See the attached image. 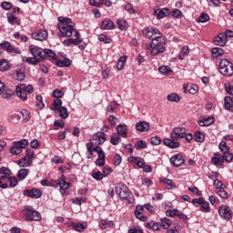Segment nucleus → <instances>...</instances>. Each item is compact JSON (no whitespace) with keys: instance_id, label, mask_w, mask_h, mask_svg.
Instances as JSON below:
<instances>
[{"instance_id":"1","label":"nucleus","mask_w":233,"mask_h":233,"mask_svg":"<svg viewBox=\"0 0 233 233\" xmlns=\"http://www.w3.org/2000/svg\"><path fill=\"white\" fill-rule=\"evenodd\" d=\"M187 136L185 127H174L171 132V138H165L163 144L168 148H179V139H183Z\"/></svg>"},{"instance_id":"2","label":"nucleus","mask_w":233,"mask_h":233,"mask_svg":"<svg viewBox=\"0 0 233 233\" xmlns=\"http://www.w3.org/2000/svg\"><path fill=\"white\" fill-rule=\"evenodd\" d=\"M58 22V28L60 31L58 37H72V34L77 32V30L74 28L76 24H72V19L59 16Z\"/></svg>"},{"instance_id":"3","label":"nucleus","mask_w":233,"mask_h":233,"mask_svg":"<svg viewBox=\"0 0 233 233\" xmlns=\"http://www.w3.org/2000/svg\"><path fill=\"white\" fill-rule=\"evenodd\" d=\"M165 45H167V37L156 36L152 38L149 45L151 56H156L158 54H163L165 52Z\"/></svg>"},{"instance_id":"4","label":"nucleus","mask_w":233,"mask_h":233,"mask_svg":"<svg viewBox=\"0 0 233 233\" xmlns=\"http://www.w3.org/2000/svg\"><path fill=\"white\" fill-rule=\"evenodd\" d=\"M15 92L21 101H26L28 96L34 92V86H32V85L26 86L25 84H19L16 86Z\"/></svg>"},{"instance_id":"5","label":"nucleus","mask_w":233,"mask_h":233,"mask_svg":"<svg viewBox=\"0 0 233 233\" xmlns=\"http://www.w3.org/2000/svg\"><path fill=\"white\" fill-rule=\"evenodd\" d=\"M51 110H53L55 114H58L61 119H66L69 116L68 109L63 106V100L61 99H56L54 101Z\"/></svg>"},{"instance_id":"6","label":"nucleus","mask_w":233,"mask_h":233,"mask_svg":"<svg viewBox=\"0 0 233 233\" xmlns=\"http://www.w3.org/2000/svg\"><path fill=\"white\" fill-rule=\"evenodd\" d=\"M219 73L226 77H232L233 76V64L228 59L224 58L220 61L218 66Z\"/></svg>"},{"instance_id":"7","label":"nucleus","mask_w":233,"mask_h":233,"mask_svg":"<svg viewBox=\"0 0 233 233\" xmlns=\"http://www.w3.org/2000/svg\"><path fill=\"white\" fill-rule=\"evenodd\" d=\"M23 214L25 216L26 221H39L41 219V213L35 210L32 206H25Z\"/></svg>"},{"instance_id":"8","label":"nucleus","mask_w":233,"mask_h":233,"mask_svg":"<svg viewBox=\"0 0 233 233\" xmlns=\"http://www.w3.org/2000/svg\"><path fill=\"white\" fill-rule=\"evenodd\" d=\"M12 171L6 167H0V188H8V179Z\"/></svg>"},{"instance_id":"9","label":"nucleus","mask_w":233,"mask_h":233,"mask_svg":"<svg viewBox=\"0 0 233 233\" xmlns=\"http://www.w3.org/2000/svg\"><path fill=\"white\" fill-rule=\"evenodd\" d=\"M28 147V140L22 139L18 142H14L13 147L10 149V153L13 156H19L21 152H23V148H26Z\"/></svg>"},{"instance_id":"10","label":"nucleus","mask_w":233,"mask_h":233,"mask_svg":"<svg viewBox=\"0 0 233 233\" xmlns=\"http://www.w3.org/2000/svg\"><path fill=\"white\" fill-rule=\"evenodd\" d=\"M116 193L121 199H128L132 198V192L128 190V187L125 184H117L116 187Z\"/></svg>"},{"instance_id":"11","label":"nucleus","mask_w":233,"mask_h":233,"mask_svg":"<svg viewBox=\"0 0 233 233\" xmlns=\"http://www.w3.org/2000/svg\"><path fill=\"white\" fill-rule=\"evenodd\" d=\"M75 39L74 38H67L66 40L63 41V45L65 46H70V45H81V43H83V39H81V34L79 33V31H76L75 33Z\"/></svg>"},{"instance_id":"12","label":"nucleus","mask_w":233,"mask_h":233,"mask_svg":"<svg viewBox=\"0 0 233 233\" xmlns=\"http://www.w3.org/2000/svg\"><path fill=\"white\" fill-rule=\"evenodd\" d=\"M29 52L32 54L33 57H36L38 59H45V49L43 50L41 47L37 46H30Z\"/></svg>"},{"instance_id":"13","label":"nucleus","mask_w":233,"mask_h":233,"mask_svg":"<svg viewBox=\"0 0 233 233\" xmlns=\"http://www.w3.org/2000/svg\"><path fill=\"white\" fill-rule=\"evenodd\" d=\"M105 141H106V137H105V133L104 132H96L93 138L91 140V142H89L91 145H95V146H98V145H103V143H105Z\"/></svg>"},{"instance_id":"14","label":"nucleus","mask_w":233,"mask_h":233,"mask_svg":"<svg viewBox=\"0 0 233 233\" xmlns=\"http://www.w3.org/2000/svg\"><path fill=\"white\" fill-rule=\"evenodd\" d=\"M24 196H26L27 198H32L34 199H39V198H41V196H43V191H41L40 189H36V188L25 189Z\"/></svg>"},{"instance_id":"15","label":"nucleus","mask_w":233,"mask_h":233,"mask_svg":"<svg viewBox=\"0 0 233 233\" xmlns=\"http://www.w3.org/2000/svg\"><path fill=\"white\" fill-rule=\"evenodd\" d=\"M218 214L220 218L224 219H232V210L228 206H222L218 208Z\"/></svg>"},{"instance_id":"16","label":"nucleus","mask_w":233,"mask_h":233,"mask_svg":"<svg viewBox=\"0 0 233 233\" xmlns=\"http://www.w3.org/2000/svg\"><path fill=\"white\" fill-rule=\"evenodd\" d=\"M31 37L36 41H46L48 39V32L46 30H38L32 33Z\"/></svg>"},{"instance_id":"17","label":"nucleus","mask_w":233,"mask_h":233,"mask_svg":"<svg viewBox=\"0 0 233 233\" xmlns=\"http://www.w3.org/2000/svg\"><path fill=\"white\" fill-rule=\"evenodd\" d=\"M72 187V183L66 182V180H60L59 192L62 196H68L70 191L68 188Z\"/></svg>"},{"instance_id":"18","label":"nucleus","mask_w":233,"mask_h":233,"mask_svg":"<svg viewBox=\"0 0 233 233\" xmlns=\"http://www.w3.org/2000/svg\"><path fill=\"white\" fill-rule=\"evenodd\" d=\"M143 32L148 39H153L154 37L162 36L161 32H159V30L152 27H148L145 29Z\"/></svg>"},{"instance_id":"19","label":"nucleus","mask_w":233,"mask_h":233,"mask_svg":"<svg viewBox=\"0 0 233 233\" xmlns=\"http://www.w3.org/2000/svg\"><path fill=\"white\" fill-rule=\"evenodd\" d=\"M170 163L174 165V167H181V165L185 164V157L182 155H175L170 158Z\"/></svg>"},{"instance_id":"20","label":"nucleus","mask_w":233,"mask_h":233,"mask_svg":"<svg viewBox=\"0 0 233 233\" xmlns=\"http://www.w3.org/2000/svg\"><path fill=\"white\" fill-rule=\"evenodd\" d=\"M0 47H2L4 50H6V52H8L9 54H19V52H17V49H15V47L12 46V44H10V42L8 41L2 42L0 44Z\"/></svg>"},{"instance_id":"21","label":"nucleus","mask_w":233,"mask_h":233,"mask_svg":"<svg viewBox=\"0 0 233 233\" xmlns=\"http://www.w3.org/2000/svg\"><path fill=\"white\" fill-rule=\"evenodd\" d=\"M228 41V40L227 39V35H225V33H220L217 37L214 38L215 45L218 46H225Z\"/></svg>"},{"instance_id":"22","label":"nucleus","mask_w":233,"mask_h":233,"mask_svg":"<svg viewBox=\"0 0 233 233\" xmlns=\"http://www.w3.org/2000/svg\"><path fill=\"white\" fill-rule=\"evenodd\" d=\"M145 208L143 206H137L135 210V216L137 219H140V221H147V218L143 214Z\"/></svg>"},{"instance_id":"23","label":"nucleus","mask_w":233,"mask_h":233,"mask_svg":"<svg viewBox=\"0 0 233 233\" xmlns=\"http://www.w3.org/2000/svg\"><path fill=\"white\" fill-rule=\"evenodd\" d=\"M155 15L158 19H163V17H167V15H170V10L168 8H163V9H155L154 10Z\"/></svg>"},{"instance_id":"24","label":"nucleus","mask_w":233,"mask_h":233,"mask_svg":"<svg viewBox=\"0 0 233 233\" xmlns=\"http://www.w3.org/2000/svg\"><path fill=\"white\" fill-rule=\"evenodd\" d=\"M136 128L138 132H148L150 130V124L146 121H140L136 124Z\"/></svg>"},{"instance_id":"25","label":"nucleus","mask_w":233,"mask_h":233,"mask_svg":"<svg viewBox=\"0 0 233 233\" xmlns=\"http://www.w3.org/2000/svg\"><path fill=\"white\" fill-rule=\"evenodd\" d=\"M25 68L18 67L15 70V79H16V81H25Z\"/></svg>"},{"instance_id":"26","label":"nucleus","mask_w":233,"mask_h":233,"mask_svg":"<svg viewBox=\"0 0 233 233\" xmlns=\"http://www.w3.org/2000/svg\"><path fill=\"white\" fill-rule=\"evenodd\" d=\"M211 161L216 165V167H218V165L225 163V157H223V156H221L219 153H215L214 157L211 158Z\"/></svg>"},{"instance_id":"27","label":"nucleus","mask_w":233,"mask_h":233,"mask_svg":"<svg viewBox=\"0 0 233 233\" xmlns=\"http://www.w3.org/2000/svg\"><path fill=\"white\" fill-rule=\"evenodd\" d=\"M17 119H23V121H30V112L26 109H23L22 111H19L16 115Z\"/></svg>"},{"instance_id":"28","label":"nucleus","mask_w":233,"mask_h":233,"mask_svg":"<svg viewBox=\"0 0 233 233\" xmlns=\"http://www.w3.org/2000/svg\"><path fill=\"white\" fill-rule=\"evenodd\" d=\"M22 61H24V63H27L28 65L35 66L38 63H41V58H36L35 56H33V57L23 56Z\"/></svg>"},{"instance_id":"29","label":"nucleus","mask_w":233,"mask_h":233,"mask_svg":"<svg viewBox=\"0 0 233 233\" xmlns=\"http://www.w3.org/2000/svg\"><path fill=\"white\" fill-rule=\"evenodd\" d=\"M110 227H114V221L108 219L100 220L99 228L101 230H106V228H110Z\"/></svg>"},{"instance_id":"30","label":"nucleus","mask_w":233,"mask_h":233,"mask_svg":"<svg viewBox=\"0 0 233 233\" xmlns=\"http://www.w3.org/2000/svg\"><path fill=\"white\" fill-rule=\"evenodd\" d=\"M112 28H114V22H112V20L106 18L102 22V30H112Z\"/></svg>"},{"instance_id":"31","label":"nucleus","mask_w":233,"mask_h":233,"mask_svg":"<svg viewBox=\"0 0 233 233\" xmlns=\"http://www.w3.org/2000/svg\"><path fill=\"white\" fill-rule=\"evenodd\" d=\"M198 125L199 127H210V125H214V117L200 119Z\"/></svg>"},{"instance_id":"32","label":"nucleus","mask_w":233,"mask_h":233,"mask_svg":"<svg viewBox=\"0 0 233 233\" xmlns=\"http://www.w3.org/2000/svg\"><path fill=\"white\" fill-rule=\"evenodd\" d=\"M117 135L121 136L122 137H127V125H118L116 127Z\"/></svg>"},{"instance_id":"33","label":"nucleus","mask_w":233,"mask_h":233,"mask_svg":"<svg viewBox=\"0 0 233 233\" xmlns=\"http://www.w3.org/2000/svg\"><path fill=\"white\" fill-rule=\"evenodd\" d=\"M30 174V169L22 168L17 173V177L20 179V181H23L26 179V176Z\"/></svg>"},{"instance_id":"34","label":"nucleus","mask_w":233,"mask_h":233,"mask_svg":"<svg viewBox=\"0 0 233 233\" xmlns=\"http://www.w3.org/2000/svg\"><path fill=\"white\" fill-rule=\"evenodd\" d=\"M224 107L226 110H233V100L230 96H226L224 99Z\"/></svg>"},{"instance_id":"35","label":"nucleus","mask_w":233,"mask_h":233,"mask_svg":"<svg viewBox=\"0 0 233 233\" xmlns=\"http://www.w3.org/2000/svg\"><path fill=\"white\" fill-rule=\"evenodd\" d=\"M86 147L87 150V159H92V157H94V152H96V150H94L96 147H93V145L91 143H86Z\"/></svg>"},{"instance_id":"36","label":"nucleus","mask_w":233,"mask_h":233,"mask_svg":"<svg viewBox=\"0 0 233 233\" xmlns=\"http://www.w3.org/2000/svg\"><path fill=\"white\" fill-rule=\"evenodd\" d=\"M128 161H130L131 163H136V165H137V167H141L145 165V160L141 157H130L128 158Z\"/></svg>"},{"instance_id":"37","label":"nucleus","mask_w":233,"mask_h":233,"mask_svg":"<svg viewBox=\"0 0 233 233\" xmlns=\"http://www.w3.org/2000/svg\"><path fill=\"white\" fill-rule=\"evenodd\" d=\"M224 54L225 51L221 49V47H214L212 49V57L214 58L221 57V56H223Z\"/></svg>"},{"instance_id":"38","label":"nucleus","mask_w":233,"mask_h":233,"mask_svg":"<svg viewBox=\"0 0 233 233\" xmlns=\"http://www.w3.org/2000/svg\"><path fill=\"white\" fill-rule=\"evenodd\" d=\"M167 99L171 103H179V101H181V97H179V95L176 93L167 95Z\"/></svg>"},{"instance_id":"39","label":"nucleus","mask_w":233,"mask_h":233,"mask_svg":"<svg viewBox=\"0 0 233 233\" xmlns=\"http://www.w3.org/2000/svg\"><path fill=\"white\" fill-rule=\"evenodd\" d=\"M18 165L22 167H32V160L28 159L26 157H24L18 161Z\"/></svg>"},{"instance_id":"40","label":"nucleus","mask_w":233,"mask_h":233,"mask_svg":"<svg viewBox=\"0 0 233 233\" xmlns=\"http://www.w3.org/2000/svg\"><path fill=\"white\" fill-rule=\"evenodd\" d=\"M158 72H160L162 76H168V74H172V68H170V66H162L158 67Z\"/></svg>"},{"instance_id":"41","label":"nucleus","mask_w":233,"mask_h":233,"mask_svg":"<svg viewBox=\"0 0 233 233\" xmlns=\"http://www.w3.org/2000/svg\"><path fill=\"white\" fill-rule=\"evenodd\" d=\"M70 65H72V61H70L69 58H64L63 60L56 61V66H70Z\"/></svg>"},{"instance_id":"42","label":"nucleus","mask_w":233,"mask_h":233,"mask_svg":"<svg viewBox=\"0 0 233 233\" xmlns=\"http://www.w3.org/2000/svg\"><path fill=\"white\" fill-rule=\"evenodd\" d=\"M10 69V64H8V61L5 59L0 60V72H6V70Z\"/></svg>"},{"instance_id":"43","label":"nucleus","mask_w":233,"mask_h":233,"mask_svg":"<svg viewBox=\"0 0 233 233\" xmlns=\"http://www.w3.org/2000/svg\"><path fill=\"white\" fill-rule=\"evenodd\" d=\"M189 52H190V49H188V46H183L180 49V53L178 55V59H180V60L185 59V56H188Z\"/></svg>"},{"instance_id":"44","label":"nucleus","mask_w":233,"mask_h":233,"mask_svg":"<svg viewBox=\"0 0 233 233\" xmlns=\"http://www.w3.org/2000/svg\"><path fill=\"white\" fill-rule=\"evenodd\" d=\"M215 192L222 199H228V193L227 192V190H225V188L216 189Z\"/></svg>"},{"instance_id":"45","label":"nucleus","mask_w":233,"mask_h":233,"mask_svg":"<svg viewBox=\"0 0 233 233\" xmlns=\"http://www.w3.org/2000/svg\"><path fill=\"white\" fill-rule=\"evenodd\" d=\"M127 63V56H121L116 64L117 70H123L125 64Z\"/></svg>"},{"instance_id":"46","label":"nucleus","mask_w":233,"mask_h":233,"mask_svg":"<svg viewBox=\"0 0 233 233\" xmlns=\"http://www.w3.org/2000/svg\"><path fill=\"white\" fill-rule=\"evenodd\" d=\"M160 181L164 184H166L167 188H168V190H172V188H174V182H172L171 179H168L167 177H163L160 179Z\"/></svg>"},{"instance_id":"47","label":"nucleus","mask_w":233,"mask_h":233,"mask_svg":"<svg viewBox=\"0 0 233 233\" xmlns=\"http://www.w3.org/2000/svg\"><path fill=\"white\" fill-rule=\"evenodd\" d=\"M119 141H121V137H119V135H117V133H113L111 135L110 144L119 145Z\"/></svg>"},{"instance_id":"48","label":"nucleus","mask_w":233,"mask_h":233,"mask_svg":"<svg viewBox=\"0 0 233 233\" xmlns=\"http://www.w3.org/2000/svg\"><path fill=\"white\" fill-rule=\"evenodd\" d=\"M45 53V59H46V56L51 57V59H57V56L56 55V52L52 51L51 49H44Z\"/></svg>"},{"instance_id":"49","label":"nucleus","mask_w":233,"mask_h":233,"mask_svg":"<svg viewBox=\"0 0 233 233\" xmlns=\"http://www.w3.org/2000/svg\"><path fill=\"white\" fill-rule=\"evenodd\" d=\"M200 211L205 213L210 212V204L204 200L202 205H200Z\"/></svg>"},{"instance_id":"50","label":"nucleus","mask_w":233,"mask_h":233,"mask_svg":"<svg viewBox=\"0 0 233 233\" xmlns=\"http://www.w3.org/2000/svg\"><path fill=\"white\" fill-rule=\"evenodd\" d=\"M117 106H119V104H117V102L116 101H112L109 104V106H107L106 112H109L110 114H112V112H114L116 108H117Z\"/></svg>"},{"instance_id":"51","label":"nucleus","mask_w":233,"mask_h":233,"mask_svg":"<svg viewBox=\"0 0 233 233\" xmlns=\"http://www.w3.org/2000/svg\"><path fill=\"white\" fill-rule=\"evenodd\" d=\"M195 141H197V143H203V141H205V135L200 131H197L195 133Z\"/></svg>"},{"instance_id":"52","label":"nucleus","mask_w":233,"mask_h":233,"mask_svg":"<svg viewBox=\"0 0 233 233\" xmlns=\"http://www.w3.org/2000/svg\"><path fill=\"white\" fill-rule=\"evenodd\" d=\"M87 225L85 224H73L74 230H76V232H83L85 228H86Z\"/></svg>"},{"instance_id":"53","label":"nucleus","mask_w":233,"mask_h":233,"mask_svg":"<svg viewBox=\"0 0 233 233\" xmlns=\"http://www.w3.org/2000/svg\"><path fill=\"white\" fill-rule=\"evenodd\" d=\"M13 96H14V91L11 89H7L5 90V93H3L2 97L3 99H6L7 101H9V99H12Z\"/></svg>"},{"instance_id":"54","label":"nucleus","mask_w":233,"mask_h":233,"mask_svg":"<svg viewBox=\"0 0 233 233\" xmlns=\"http://www.w3.org/2000/svg\"><path fill=\"white\" fill-rule=\"evenodd\" d=\"M7 20L10 25H21V21L17 20V17H15L14 15H9Z\"/></svg>"},{"instance_id":"55","label":"nucleus","mask_w":233,"mask_h":233,"mask_svg":"<svg viewBox=\"0 0 233 233\" xmlns=\"http://www.w3.org/2000/svg\"><path fill=\"white\" fill-rule=\"evenodd\" d=\"M94 150L95 152H96V154H98V159H105V151H103V149L100 147H95Z\"/></svg>"},{"instance_id":"56","label":"nucleus","mask_w":233,"mask_h":233,"mask_svg":"<svg viewBox=\"0 0 233 233\" xmlns=\"http://www.w3.org/2000/svg\"><path fill=\"white\" fill-rule=\"evenodd\" d=\"M222 157H224V161H226L227 163H231L233 159V155L230 152L227 151L223 153Z\"/></svg>"},{"instance_id":"57","label":"nucleus","mask_w":233,"mask_h":233,"mask_svg":"<svg viewBox=\"0 0 233 233\" xmlns=\"http://www.w3.org/2000/svg\"><path fill=\"white\" fill-rule=\"evenodd\" d=\"M218 148L221 152H223V154H225V152H228L230 149L228 148V147H227V142L225 141H221L218 145Z\"/></svg>"},{"instance_id":"58","label":"nucleus","mask_w":233,"mask_h":233,"mask_svg":"<svg viewBox=\"0 0 233 233\" xmlns=\"http://www.w3.org/2000/svg\"><path fill=\"white\" fill-rule=\"evenodd\" d=\"M161 223L163 228L167 229L172 225V220H170V218H162Z\"/></svg>"},{"instance_id":"59","label":"nucleus","mask_w":233,"mask_h":233,"mask_svg":"<svg viewBox=\"0 0 233 233\" xmlns=\"http://www.w3.org/2000/svg\"><path fill=\"white\" fill-rule=\"evenodd\" d=\"M91 176L96 181H101V179H103V177H104L103 174L101 173V171H93Z\"/></svg>"},{"instance_id":"60","label":"nucleus","mask_w":233,"mask_h":233,"mask_svg":"<svg viewBox=\"0 0 233 233\" xmlns=\"http://www.w3.org/2000/svg\"><path fill=\"white\" fill-rule=\"evenodd\" d=\"M98 40L102 41V43H106V45H109V43H112V38H108L105 35H98Z\"/></svg>"},{"instance_id":"61","label":"nucleus","mask_w":233,"mask_h":233,"mask_svg":"<svg viewBox=\"0 0 233 233\" xmlns=\"http://www.w3.org/2000/svg\"><path fill=\"white\" fill-rule=\"evenodd\" d=\"M210 16H208V14L207 13H202L198 18V21L200 23H207V21H209Z\"/></svg>"},{"instance_id":"62","label":"nucleus","mask_w":233,"mask_h":233,"mask_svg":"<svg viewBox=\"0 0 233 233\" xmlns=\"http://www.w3.org/2000/svg\"><path fill=\"white\" fill-rule=\"evenodd\" d=\"M36 101V106H38V108H40V110H43V108H45V103H43V96H37Z\"/></svg>"},{"instance_id":"63","label":"nucleus","mask_w":233,"mask_h":233,"mask_svg":"<svg viewBox=\"0 0 233 233\" xmlns=\"http://www.w3.org/2000/svg\"><path fill=\"white\" fill-rule=\"evenodd\" d=\"M116 23L120 30H125V28H127V21L118 19Z\"/></svg>"},{"instance_id":"64","label":"nucleus","mask_w":233,"mask_h":233,"mask_svg":"<svg viewBox=\"0 0 233 233\" xmlns=\"http://www.w3.org/2000/svg\"><path fill=\"white\" fill-rule=\"evenodd\" d=\"M63 95H64L63 91H61L59 89H56L53 91V97H56V99H61Z\"/></svg>"}]
</instances>
